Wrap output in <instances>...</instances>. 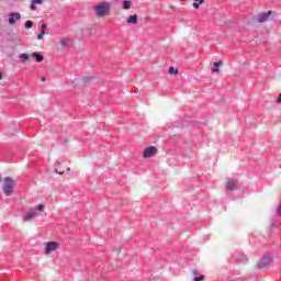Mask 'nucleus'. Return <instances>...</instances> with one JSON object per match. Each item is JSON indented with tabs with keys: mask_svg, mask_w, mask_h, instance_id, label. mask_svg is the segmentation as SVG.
Returning a JSON list of instances; mask_svg holds the SVG:
<instances>
[{
	"mask_svg": "<svg viewBox=\"0 0 281 281\" xmlns=\"http://www.w3.org/2000/svg\"><path fill=\"white\" fill-rule=\"evenodd\" d=\"M273 12L271 10L265 12V13H260L258 16V23H265V21H267L269 19V16H271Z\"/></svg>",
	"mask_w": 281,
	"mask_h": 281,
	"instance_id": "ddd939ff",
	"label": "nucleus"
},
{
	"mask_svg": "<svg viewBox=\"0 0 281 281\" xmlns=\"http://www.w3.org/2000/svg\"><path fill=\"white\" fill-rule=\"evenodd\" d=\"M45 80H47V78H45V77H42V82H45Z\"/></svg>",
	"mask_w": 281,
	"mask_h": 281,
	"instance_id": "f704fd0d",
	"label": "nucleus"
},
{
	"mask_svg": "<svg viewBox=\"0 0 281 281\" xmlns=\"http://www.w3.org/2000/svg\"><path fill=\"white\" fill-rule=\"evenodd\" d=\"M180 1H187V0H180Z\"/></svg>",
	"mask_w": 281,
	"mask_h": 281,
	"instance_id": "e433bc0d",
	"label": "nucleus"
},
{
	"mask_svg": "<svg viewBox=\"0 0 281 281\" xmlns=\"http://www.w3.org/2000/svg\"><path fill=\"white\" fill-rule=\"evenodd\" d=\"M221 65H223V60L213 63V68H212L213 74H218V71H221Z\"/></svg>",
	"mask_w": 281,
	"mask_h": 281,
	"instance_id": "dca6fc26",
	"label": "nucleus"
},
{
	"mask_svg": "<svg viewBox=\"0 0 281 281\" xmlns=\"http://www.w3.org/2000/svg\"><path fill=\"white\" fill-rule=\"evenodd\" d=\"M233 258L235 262H238L239 265H247L249 261V258L246 257L245 252H235Z\"/></svg>",
	"mask_w": 281,
	"mask_h": 281,
	"instance_id": "0eeeda50",
	"label": "nucleus"
},
{
	"mask_svg": "<svg viewBox=\"0 0 281 281\" xmlns=\"http://www.w3.org/2000/svg\"><path fill=\"white\" fill-rule=\"evenodd\" d=\"M32 57L35 58V61L43 63L45 60V56L38 52L32 53Z\"/></svg>",
	"mask_w": 281,
	"mask_h": 281,
	"instance_id": "2eb2a0df",
	"label": "nucleus"
},
{
	"mask_svg": "<svg viewBox=\"0 0 281 281\" xmlns=\"http://www.w3.org/2000/svg\"><path fill=\"white\" fill-rule=\"evenodd\" d=\"M45 30H47V23L41 25V32H45Z\"/></svg>",
	"mask_w": 281,
	"mask_h": 281,
	"instance_id": "c756f323",
	"label": "nucleus"
},
{
	"mask_svg": "<svg viewBox=\"0 0 281 281\" xmlns=\"http://www.w3.org/2000/svg\"><path fill=\"white\" fill-rule=\"evenodd\" d=\"M3 79V72L0 71V80Z\"/></svg>",
	"mask_w": 281,
	"mask_h": 281,
	"instance_id": "72a5a7b5",
	"label": "nucleus"
},
{
	"mask_svg": "<svg viewBox=\"0 0 281 281\" xmlns=\"http://www.w3.org/2000/svg\"><path fill=\"white\" fill-rule=\"evenodd\" d=\"M81 80H82L83 85H87V83L91 82V80H93V77H82Z\"/></svg>",
	"mask_w": 281,
	"mask_h": 281,
	"instance_id": "393cba45",
	"label": "nucleus"
},
{
	"mask_svg": "<svg viewBox=\"0 0 281 281\" xmlns=\"http://www.w3.org/2000/svg\"><path fill=\"white\" fill-rule=\"evenodd\" d=\"M24 27L26 30H32V27H34V22L32 20H27L25 23H24Z\"/></svg>",
	"mask_w": 281,
	"mask_h": 281,
	"instance_id": "4be33fe9",
	"label": "nucleus"
},
{
	"mask_svg": "<svg viewBox=\"0 0 281 281\" xmlns=\"http://www.w3.org/2000/svg\"><path fill=\"white\" fill-rule=\"evenodd\" d=\"M183 128H188V131H192L194 128H203L205 126V122L199 120H188L182 123Z\"/></svg>",
	"mask_w": 281,
	"mask_h": 281,
	"instance_id": "39448f33",
	"label": "nucleus"
},
{
	"mask_svg": "<svg viewBox=\"0 0 281 281\" xmlns=\"http://www.w3.org/2000/svg\"><path fill=\"white\" fill-rule=\"evenodd\" d=\"M69 170H71V168H67V171L69 172Z\"/></svg>",
	"mask_w": 281,
	"mask_h": 281,
	"instance_id": "c9c22d12",
	"label": "nucleus"
},
{
	"mask_svg": "<svg viewBox=\"0 0 281 281\" xmlns=\"http://www.w3.org/2000/svg\"><path fill=\"white\" fill-rule=\"evenodd\" d=\"M271 262H273V254L266 252L257 262V269H269Z\"/></svg>",
	"mask_w": 281,
	"mask_h": 281,
	"instance_id": "f03ea898",
	"label": "nucleus"
},
{
	"mask_svg": "<svg viewBox=\"0 0 281 281\" xmlns=\"http://www.w3.org/2000/svg\"><path fill=\"white\" fill-rule=\"evenodd\" d=\"M126 21L130 25H137V21H138L137 14L130 15Z\"/></svg>",
	"mask_w": 281,
	"mask_h": 281,
	"instance_id": "f3484780",
	"label": "nucleus"
},
{
	"mask_svg": "<svg viewBox=\"0 0 281 281\" xmlns=\"http://www.w3.org/2000/svg\"><path fill=\"white\" fill-rule=\"evenodd\" d=\"M191 137H192V139L190 140L191 144H194V146H196V148H201V146H202L201 142H203V136H201V134H196V133L192 132Z\"/></svg>",
	"mask_w": 281,
	"mask_h": 281,
	"instance_id": "1a4fd4ad",
	"label": "nucleus"
},
{
	"mask_svg": "<svg viewBox=\"0 0 281 281\" xmlns=\"http://www.w3.org/2000/svg\"><path fill=\"white\" fill-rule=\"evenodd\" d=\"M8 21H9V25H14L16 23V21H21V13L10 12Z\"/></svg>",
	"mask_w": 281,
	"mask_h": 281,
	"instance_id": "f8f14e48",
	"label": "nucleus"
},
{
	"mask_svg": "<svg viewBox=\"0 0 281 281\" xmlns=\"http://www.w3.org/2000/svg\"><path fill=\"white\" fill-rule=\"evenodd\" d=\"M55 172H56L57 175H65V171H59L58 169H55Z\"/></svg>",
	"mask_w": 281,
	"mask_h": 281,
	"instance_id": "7c9ffc66",
	"label": "nucleus"
},
{
	"mask_svg": "<svg viewBox=\"0 0 281 281\" xmlns=\"http://www.w3.org/2000/svg\"><path fill=\"white\" fill-rule=\"evenodd\" d=\"M207 240H210V235L204 236V241L207 243Z\"/></svg>",
	"mask_w": 281,
	"mask_h": 281,
	"instance_id": "2f4dec72",
	"label": "nucleus"
},
{
	"mask_svg": "<svg viewBox=\"0 0 281 281\" xmlns=\"http://www.w3.org/2000/svg\"><path fill=\"white\" fill-rule=\"evenodd\" d=\"M68 43H69V40H67V38H63V40L60 41L61 47H67Z\"/></svg>",
	"mask_w": 281,
	"mask_h": 281,
	"instance_id": "a878e982",
	"label": "nucleus"
},
{
	"mask_svg": "<svg viewBox=\"0 0 281 281\" xmlns=\"http://www.w3.org/2000/svg\"><path fill=\"white\" fill-rule=\"evenodd\" d=\"M60 247V244L57 241H47L45 246V254H52L53 251H56Z\"/></svg>",
	"mask_w": 281,
	"mask_h": 281,
	"instance_id": "9d476101",
	"label": "nucleus"
},
{
	"mask_svg": "<svg viewBox=\"0 0 281 281\" xmlns=\"http://www.w3.org/2000/svg\"><path fill=\"white\" fill-rule=\"evenodd\" d=\"M94 12L97 16H106L111 12V3L100 2L94 7Z\"/></svg>",
	"mask_w": 281,
	"mask_h": 281,
	"instance_id": "7ed1b4c3",
	"label": "nucleus"
},
{
	"mask_svg": "<svg viewBox=\"0 0 281 281\" xmlns=\"http://www.w3.org/2000/svg\"><path fill=\"white\" fill-rule=\"evenodd\" d=\"M36 209H30L25 214L22 215V218L24 223H27L29 221H32L36 217Z\"/></svg>",
	"mask_w": 281,
	"mask_h": 281,
	"instance_id": "9b49d317",
	"label": "nucleus"
},
{
	"mask_svg": "<svg viewBox=\"0 0 281 281\" xmlns=\"http://www.w3.org/2000/svg\"><path fill=\"white\" fill-rule=\"evenodd\" d=\"M158 150L155 146H148L143 151L144 159H150V157H155L157 155Z\"/></svg>",
	"mask_w": 281,
	"mask_h": 281,
	"instance_id": "423d86ee",
	"label": "nucleus"
},
{
	"mask_svg": "<svg viewBox=\"0 0 281 281\" xmlns=\"http://www.w3.org/2000/svg\"><path fill=\"white\" fill-rule=\"evenodd\" d=\"M193 8L194 10H199V8H201V5H203V3H205V0H193Z\"/></svg>",
	"mask_w": 281,
	"mask_h": 281,
	"instance_id": "6ab92c4d",
	"label": "nucleus"
},
{
	"mask_svg": "<svg viewBox=\"0 0 281 281\" xmlns=\"http://www.w3.org/2000/svg\"><path fill=\"white\" fill-rule=\"evenodd\" d=\"M170 142H176V144H179V142H181V136L179 135L171 136Z\"/></svg>",
	"mask_w": 281,
	"mask_h": 281,
	"instance_id": "b1692460",
	"label": "nucleus"
},
{
	"mask_svg": "<svg viewBox=\"0 0 281 281\" xmlns=\"http://www.w3.org/2000/svg\"><path fill=\"white\" fill-rule=\"evenodd\" d=\"M4 184H3V194L4 196H12L13 192H14V179H12L11 177H5L3 179Z\"/></svg>",
	"mask_w": 281,
	"mask_h": 281,
	"instance_id": "20e7f679",
	"label": "nucleus"
},
{
	"mask_svg": "<svg viewBox=\"0 0 281 281\" xmlns=\"http://www.w3.org/2000/svg\"><path fill=\"white\" fill-rule=\"evenodd\" d=\"M131 5H133V2L131 0H123V10H131Z\"/></svg>",
	"mask_w": 281,
	"mask_h": 281,
	"instance_id": "aec40b11",
	"label": "nucleus"
},
{
	"mask_svg": "<svg viewBox=\"0 0 281 281\" xmlns=\"http://www.w3.org/2000/svg\"><path fill=\"white\" fill-rule=\"evenodd\" d=\"M20 60H21L22 63H26V60H30V55L26 54V53L20 54Z\"/></svg>",
	"mask_w": 281,
	"mask_h": 281,
	"instance_id": "412c9836",
	"label": "nucleus"
},
{
	"mask_svg": "<svg viewBox=\"0 0 281 281\" xmlns=\"http://www.w3.org/2000/svg\"><path fill=\"white\" fill-rule=\"evenodd\" d=\"M35 210H36L37 213L43 212V210H45V205L44 204H38L37 209H35Z\"/></svg>",
	"mask_w": 281,
	"mask_h": 281,
	"instance_id": "c85d7f7f",
	"label": "nucleus"
},
{
	"mask_svg": "<svg viewBox=\"0 0 281 281\" xmlns=\"http://www.w3.org/2000/svg\"><path fill=\"white\" fill-rule=\"evenodd\" d=\"M0 181H1V176H0Z\"/></svg>",
	"mask_w": 281,
	"mask_h": 281,
	"instance_id": "4c0bfd02",
	"label": "nucleus"
},
{
	"mask_svg": "<svg viewBox=\"0 0 281 281\" xmlns=\"http://www.w3.org/2000/svg\"><path fill=\"white\" fill-rule=\"evenodd\" d=\"M43 4V0H32L30 4V9L32 11L36 10V5Z\"/></svg>",
	"mask_w": 281,
	"mask_h": 281,
	"instance_id": "a211bd4d",
	"label": "nucleus"
},
{
	"mask_svg": "<svg viewBox=\"0 0 281 281\" xmlns=\"http://www.w3.org/2000/svg\"><path fill=\"white\" fill-rule=\"evenodd\" d=\"M273 229H276V221L272 220L270 224V234H273Z\"/></svg>",
	"mask_w": 281,
	"mask_h": 281,
	"instance_id": "bb28decb",
	"label": "nucleus"
},
{
	"mask_svg": "<svg viewBox=\"0 0 281 281\" xmlns=\"http://www.w3.org/2000/svg\"><path fill=\"white\" fill-rule=\"evenodd\" d=\"M60 164H63L61 160H57V161H56V166H60Z\"/></svg>",
	"mask_w": 281,
	"mask_h": 281,
	"instance_id": "473e14b6",
	"label": "nucleus"
},
{
	"mask_svg": "<svg viewBox=\"0 0 281 281\" xmlns=\"http://www.w3.org/2000/svg\"><path fill=\"white\" fill-rule=\"evenodd\" d=\"M169 74L171 75V76H177V74H179V69H177V68H175V67H170L169 68Z\"/></svg>",
	"mask_w": 281,
	"mask_h": 281,
	"instance_id": "5701e85b",
	"label": "nucleus"
},
{
	"mask_svg": "<svg viewBox=\"0 0 281 281\" xmlns=\"http://www.w3.org/2000/svg\"><path fill=\"white\" fill-rule=\"evenodd\" d=\"M43 36H45V31H41V32L37 34V41H43Z\"/></svg>",
	"mask_w": 281,
	"mask_h": 281,
	"instance_id": "cd10ccee",
	"label": "nucleus"
},
{
	"mask_svg": "<svg viewBox=\"0 0 281 281\" xmlns=\"http://www.w3.org/2000/svg\"><path fill=\"white\" fill-rule=\"evenodd\" d=\"M226 196L228 199H231L232 201H234V199H236V194H238L239 190H238V180L236 179H228L226 181Z\"/></svg>",
	"mask_w": 281,
	"mask_h": 281,
	"instance_id": "f257e3e1",
	"label": "nucleus"
},
{
	"mask_svg": "<svg viewBox=\"0 0 281 281\" xmlns=\"http://www.w3.org/2000/svg\"><path fill=\"white\" fill-rule=\"evenodd\" d=\"M216 276H217V280H222V281L229 280V269H227L226 267H223L217 270Z\"/></svg>",
	"mask_w": 281,
	"mask_h": 281,
	"instance_id": "6e6552de",
	"label": "nucleus"
},
{
	"mask_svg": "<svg viewBox=\"0 0 281 281\" xmlns=\"http://www.w3.org/2000/svg\"><path fill=\"white\" fill-rule=\"evenodd\" d=\"M192 273H193V279H192L193 281H203V280H205L204 274H201V272L199 270H193Z\"/></svg>",
	"mask_w": 281,
	"mask_h": 281,
	"instance_id": "4468645a",
	"label": "nucleus"
}]
</instances>
